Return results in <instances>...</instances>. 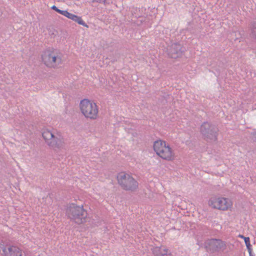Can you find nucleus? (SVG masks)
Here are the masks:
<instances>
[{
    "label": "nucleus",
    "mask_w": 256,
    "mask_h": 256,
    "mask_svg": "<svg viewBox=\"0 0 256 256\" xmlns=\"http://www.w3.org/2000/svg\"><path fill=\"white\" fill-rule=\"evenodd\" d=\"M45 142L53 148H62L64 146L63 136L58 132L45 130L42 134Z\"/></svg>",
    "instance_id": "f257e3e1"
},
{
    "label": "nucleus",
    "mask_w": 256,
    "mask_h": 256,
    "mask_svg": "<svg viewBox=\"0 0 256 256\" xmlns=\"http://www.w3.org/2000/svg\"><path fill=\"white\" fill-rule=\"evenodd\" d=\"M153 146L156 154L162 159L167 160L174 159L175 154L174 150L166 142L162 140L156 141Z\"/></svg>",
    "instance_id": "f03ea898"
},
{
    "label": "nucleus",
    "mask_w": 256,
    "mask_h": 256,
    "mask_svg": "<svg viewBox=\"0 0 256 256\" xmlns=\"http://www.w3.org/2000/svg\"><path fill=\"white\" fill-rule=\"evenodd\" d=\"M66 215L75 223L80 224L85 222L87 212L82 206L72 204L67 208Z\"/></svg>",
    "instance_id": "7ed1b4c3"
},
{
    "label": "nucleus",
    "mask_w": 256,
    "mask_h": 256,
    "mask_svg": "<svg viewBox=\"0 0 256 256\" xmlns=\"http://www.w3.org/2000/svg\"><path fill=\"white\" fill-rule=\"evenodd\" d=\"M117 180L119 185L125 190L133 192L138 188V182L128 174L120 172L117 176Z\"/></svg>",
    "instance_id": "20e7f679"
},
{
    "label": "nucleus",
    "mask_w": 256,
    "mask_h": 256,
    "mask_svg": "<svg viewBox=\"0 0 256 256\" xmlns=\"http://www.w3.org/2000/svg\"><path fill=\"white\" fill-rule=\"evenodd\" d=\"M80 107L82 113L86 118L91 120L96 118L98 109L95 102L88 99H84L80 101Z\"/></svg>",
    "instance_id": "39448f33"
},
{
    "label": "nucleus",
    "mask_w": 256,
    "mask_h": 256,
    "mask_svg": "<svg viewBox=\"0 0 256 256\" xmlns=\"http://www.w3.org/2000/svg\"><path fill=\"white\" fill-rule=\"evenodd\" d=\"M42 58L44 64L50 68H57L62 63V54L56 50H46Z\"/></svg>",
    "instance_id": "423d86ee"
},
{
    "label": "nucleus",
    "mask_w": 256,
    "mask_h": 256,
    "mask_svg": "<svg viewBox=\"0 0 256 256\" xmlns=\"http://www.w3.org/2000/svg\"><path fill=\"white\" fill-rule=\"evenodd\" d=\"M200 132L204 140L208 142L217 140L218 128L208 122H204L200 126Z\"/></svg>",
    "instance_id": "0eeeda50"
},
{
    "label": "nucleus",
    "mask_w": 256,
    "mask_h": 256,
    "mask_svg": "<svg viewBox=\"0 0 256 256\" xmlns=\"http://www.w3.org/2000/svg\"><path fill=\"white\" fill-rule=\"evenodd\" d=\"M208 204L212 208L226 210L230 208L232 203L226 198H212L209 200Z\"/></svg>",
    "instance_id": "6e6552de"
},
{
    "label": "nucleus",
    "mask_w": 256,
    "mask_h": 256,
    "mask_svg": "<svg viewBox=\"0 0 256 256\" xmlns=\"http://www.w3.org/2000/svg\"><path fill=\"white\" fill-rule=\"evenodd\" d=\"M204 248L207 251L224 250L226 249V244L224 242L218 239L208 240L204 242Z\"/></svg>",
    "instance_id": "1a4fd4ad"
},
{
    "label": "nucleus",
    "mask_w": 256,
    "mask_h": 256,
    "mask_svg": "<svg viewBox=\"0 0 256 256\" xmlns=\"http://www.w3.org/2000/svg\"><path fill=\"white\" fill-rule=\"evenodd\" d=\"M4 256H26L23 252L18 247L14 246H6L2 249Z\"/></svg>",
    "instance_id": "9d476101"
},
{
    "label": "nucleus",
    "mask_w": 256,
    "mask_h": 256,
    "mask_svg": "<svg viewBox=\"0 0 256 256\" xmlns=\"http://www.w3.org/2000/svg\"><path fill=\"white\" fill-rule=\"evenodd\" d=\"M183 52L182 46L179 44L174 43L168 48V55L172 58H176L180 56Z\"/></svg>",
    "instance_id": "9b49d317"
},
{
    "label": "nucleus",
    "mask_w": 256,
    "mask_h": 256,
    "mask_svg": "<svg viewBox=\"0 0 256 256\" xmlns=\"http://www.w3.org/2000/svg\"><path fill=\"white\" fill-rule=\"evenodd\" d=\"M153 254L155 256H171L170 252L164 246H156L152 248Z\"/></svg>",
    "instance_id": "f8f14e48"
},
{
    "label": "nucleus",
    "mask_w": 256,
    "mask_h": 256,
    "mask_svg": "<svg viewBox=\"0 0 256 256\" xmlns=\"http://www.w3.org/2000/svg\"><path fill=\"white\" fill-rule=\"evenodd\" d=\"M72 20L78 22V24L82 25L86 28H88V26L86 24V22L82 20V18L74 14L72 16Z\"/></svg>",
    "instance_id": "ddd939ff"
},
{
    "label": "nucleus",
    "mask_w": 256,
    "mask_h": 256,
    "mask_svg": "<svg viewBox=\"0 0 256 256\" xmlns=\"http://www.w3.org/2000/svg\"><path fill=\"white\" fill-rule=\"evenodd\" d=\"M251 31L252 36L256 38V22L252 23Z\"/></svg>",
    "instance_id": "4468645a"
},
{
    "label": "nucleus",
    "mask_w": 256,
    "mask_h": 256,
    "mask_svg": "<svg viewBox=\"0 0 256 256\" xmlns=\"http://www.w3.org/2000/svg\"><path fill=\"white\" fill-rule=\"evenodd\" d=\"M244 240L248 250L252 249L250 238L248 237L244 238Z\"/></svg>",
    "instance_id": "2eb2a0df"
},
{
    "label": "nucleus",
    "mask_w": 256,
    "mask_h": 256,
    "mask_svg": "<svg viewBox=\"0 0 256 256\" xmlns=\"http://www.w3.org/2000/svg\"><path fill=\"white\" fill-rule=\"evenodd\" d=\"M64 16L72 20V16H74V14L68 12L67 10H66Z\"/></svg>",
    "instance_id": "dca6fc26"
},
{
    "label": "nucleus",
    "mask_w": 256,
    "mask_h": 256,
    "mask_svg": "<svg viewBox=\"0 0 256 256\" xmlns=\"http://www.w3.org/2000/svg\"><path fill=\"white\" fill-rule=\"evenodd\" d=\"M100 2V3L106 4V3H109L110 0H94L93 2Z\"/></svg>",
    "instance_id": "f3484780"
},
{
    "label": "nucleus",
    "mask_w": 256,
    "mask_h": 256,
    "mask_svg": "<svg viewBox=\"0 0 256 256\" xmlns=\"http://www.w3.org/2000/svg\"><path fill=\"white\" fill-rule=\"evenodd\" d=\"M252 139L256 142V131L252 134Z\"/></svg>",
    "instance_id": "a211bd4d"
},
{
    "label": "nucleus",
    "mask_w": 256,
    "mask_h": 256,
    "mask_svg": "<svg viewBox=\"0 0 256 256\" xmlns=\"http://www.w3.org/2000/svg\"><path fill=\"white\" fill-rule=\"evenodd\" d=\"M66 10H60V9H58V10H57L56 12H58V13L62 14V15H64V12H65Z\"/></svg>",
    "instance_id": "6ab92c4d"
},
{
    "label": "nucleus",
    "mask_w": 256,
    "mask_h": 256,
    "mask_svg": "<svg viewBox=\"0 0 256 256\" xmlns=\"http://www.w3.org/2000/svg\"><path fill=\"white\" fill-rule=\"evenodd\" d=\"M52 9L54 10L56 12H57V10H58V8L56 6H53L52 7Z\"/></svg>",
    "instance_id": "aec40b11"
},
{
    "label": "nucleus",
    "mask_w": 256,
    "mask_h": 256,
    "mask_svg": "<svg viewBox=\"0 0 256 256\" xmlns=\"http://www.w3.org/2000/svg\"><path fill=\"white\" fill-rule=\"evenodd\" d=\"M248 253H249L250 256H252V255H253V254H252V249L248 250Z\"/></svg>",
    "instance_id": "412c9836"
},
{
    "label": "nucleus",
    "mask_w": 256,
    "mask_h": 256,
    "mask_svg": "<svg viewBox=\"0 0 256 256\" xmlns=\"http://www.w3.org/2000/svg\"><path fill=\"white\" fill-rule=\"evenodd\" d=\"M240 236L242 238H243L244 239V238H245L244 236H242V235H240Z\"/></svg>",
    "instance_id": "4be33fe9"
},
{
    "label": "nucleus",
    "mask_w": 256,
    "mask_h": 256,
    "mask_svg": "<svg viewBox=\"0 0 256 256\" xmlns=\"http://www.w3.org/2000/svg\"><path fill=\"white\" fill-rule=\"evenodd\" d=\"M255 256L254 255H252V256Z\"/></svg>",
    "instance_id": "5701e85b"
}]
</instances>
